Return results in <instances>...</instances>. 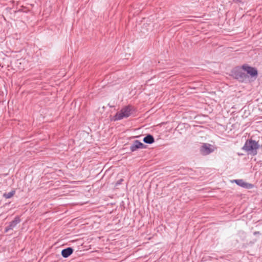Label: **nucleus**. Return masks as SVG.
Listing matches in <instances>:
<instances>
[{"mask_svg": "<svg viewBox=\"0 0 262 262\" xmlns=\"http://www.w3.org/2000/svg\"><path fill=\"white\" fill-rule=\"evenodd\" d=\"M259 148V145L257 142L253 140H247L245 142L243 149L246 151L248 154L255 156L257 153V149Z\"/></svg>", "mask_w": 262, "mask_h": 262, "instance_id": "f257e3e1", "label": "nucleus"}, {"mask_svg": "<svg viewBox=\"0 0 262 262\" xmlns=\"http://www.w3.org/2000/svg\"><path fill=\"white\" fill-rule=\"evenodd\" d=\"M131 108L129 106L122 108L120 111L118 112L114 116V121L120 120L124 118L128 117L131 114Z\"/></svg>", "mask_w": 262, "mask_h": 262, "instance_id": "f03ea898", "label": "nucleus"}, {"mask_svg": "<svg viewBox=\"0 0 262 262\" xmlns=\"http://www.w3.org/2000/svg\"><path fill=\"white\" fill-rule=\"evenodd\" d=\"M214 150V147L207 143H204L200 149V152L203 155H207Z\"/></svg>", "mask_w": 262, "mask_h": 262, "instance_id": "7ed1b4c3", "label": "nucleus"}, {"mask_svg": "<svg viewBox=\"0 0 262 262\" xmlns=\"http://www.w3.org/2000/svg\"><path fill=\"white\" fill-rule=\"evenodd\" d=\"M145 146L138 140L135 141L132 144L130 149L132 152L137 150L138 149H142L145 148Z\"/></svg>", "mask_w": 262, "mask_h": 262, "instance_id": "20e7f679", "label": "nucleus"}, {"mask_svg": "<svg viewBox=\"0 0 262 262\" xmlns=\"http://www.w3.org/2000/svg\"><path fill=\"white\" fill-rule=\"evenodd\" d=\"M20 222V220L18 216L15 217L14 220L11 222L9 225L6 227L5 232H8L10 230H12Z\"/></svg>", "mask_w": 262, "mask_h": 262, "instance_id": "39448f33", "label": "nucleus"}, {"mask_svg": "<svg viewBox=\"0 0 262 262\" xmlns=\"http://www.w3.org/2000/svg\"><path fill=\"white\" fill-rule=\"evenodd\" d=\"M243 69L245 71L247 72L248 74L252 77L256 76L257 75V71L254 68L248 66H243Z\"/></svg>", "mask_w": 262, "mask_h": 262, "instance_id": "423d86ee", "label": "nucleus"}, {"mask_svg": "<svg viewBox=\"0 0 262 262\" xmlns=\"http://www.w3.org/2000/svg\"><path fill=\"white\" fill-rule=\"evenodd\" d=\"M234 181L238 185L244 188L250 189L253 187V185L252 184L246 183L243 180H235Z\"/></svg>", "mask_w": 262, "mask_h": 262, "instance_id": "0eeeda50", "label": "nucleus"}, {"mask_svg": "<svg viewBox=\"0 0 262 262\" xmlns=\"http://www.w3.org/2000/svg\"><path fill=\"white\" fill-rule=\"evenodd\" d=\"M73 252V249L71 247H69L62 250L61 255L63 257L67 258L72 254Z\"/></svg>", "mask_w": 262, "mask_h": 262, "instance_id": "6e6552de", "label": "nucleus"}, {"mask_svg": "<svg viewBox=\"0 0 262 262\" xmlns=\"http://www.w3.org/2000/svg\"><path fill=\"white\" fill-rule=\"evenodd\" d=\"M143 141L148 144H151L154 142L155 140L152 136L148 135L143 139Z\"/></svg>", "mask_w": 262, "mask_h": 262, "instance_id": "1a4fd4ad", "label": "nucleus"}, {"mask_svg": "<svg viewBox=\"0 0 262 262\" xmlns=\"http://www.w3.org/2000/svg\"><path fill=\"white\" fill-rule=\"evenodd\" d=\"M15 193V190H12L11 191L8 193H5L3 194V196L6 199H10L11 198Z\"/></svg>", "mask_w": 262, "mask_h": 262, "instance_id": "9d476101", "label": "nucleus"}, {"mask_svg": "<svg viewBox=\"0 0 262 262\" xmlns=\"http://www.w3.org/2000/svg\"><path fill=\"white\" fill-rule=\"evenodd\" d=\"M246 77V75L244 73L240 71L238 72L237 74L236 75V78L239 80H242Z\"/></svg>", "mask_w": 262, "mask_h": 262, "instance_id": "9b49d317", "label": "nucleus"}, {"mask_svg": "<svg viewBox=\"0 0 262 262\" xmlns=\"http://www.w3.org/2000/svg\"><path fill=\"white\" fill-rule=\"evenodd\" d=\"M123 181L122 179H121L117 183L116 185L121 184V182Z\"/></svg>", "mask_w": 262, "mask_h": 262, "instance_id": "f8f14e48", "label": "nucleus"}]
</instances>
